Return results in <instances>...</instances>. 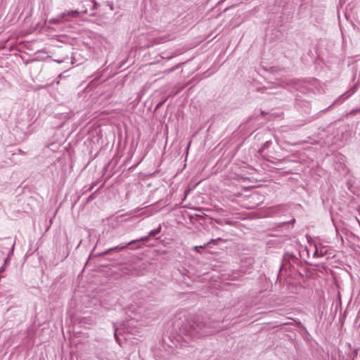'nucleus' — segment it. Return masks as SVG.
<instances>
[{"mask_svg": "<svg viewBox=\"0 0 360 360\" xmlns=\"http://www.w3.org/2000/svg\"><path fill=\"white\" fill-rule=\"evenodd\" d=\"M161 229H162L161 224H160L158 228L150 231L148 236L141 237V238H140L139 239H136V240H131V241H130L129 243H122V244L118 245H117L115 247L109 248L108 250H107L104 252V255L109 254L110 252H120V251H122V250H125L128 246L135 245L137 243H140V242L146 243V242H148L150 237H155V236L159 234L161 232ZM141 248L140 245H139L137 247L131 246V249L134 250V249H136V248Z\"/></svg>", "mask_w": 360, "mask_h": 360, "instance_id": "2", "label": "nucleus"}, {"mask_svg": "<svg viewBox=\"0 0 360 360\" xmlns=\"http://www.w3.org/2000/svg\"><path fill=\"white\" fill-rule=\"evenodd\" d=\"M180 65L181 64H178L172 68L167 69L164 71V72L166 74L170 73V72L174 71L175 70H176L180 66Z\"/></svg>", "mask_w": 360, "mask_h": 360, "instance_id": "7", "label": "nucleus"}, {"mask_svg": "<svg viewBox=\"0 0 360 360\" xmlns=\"http://www.w3.org/2000/svg\"><path fill=\"white\" fill-rule=\"evenodd\" d=\"M205 246V245L204 246H201V245H200V246H195V247L194 248V249H195V250H197V251H199V250H200V249L203 248Z\"/></svg>", "mask_w": 360, "mask_h": 360, "instance_id": "13", "label": "nucleus"}, {"mask_svg": "<svg viewBox=\"0 0 360 360\" xmlns=\"http://www.w3.org/2000/svg\"><path fill=\"white\" fill-rule=\"evenodd\" d=\"M360 112V108L352 109L349 112V115H355L356 114Z\"/></svg>", "mask_w": 360, "mask_h": 360, "instance_id": "9", "label": "nucleus"}, {"mask_svg": "<svg viewBox=\"0 0 360 360\" xmlns=\"http://www.w3.org/2000/svg\"><path fill=\"white\" fill-rule=\"evenodd\" d=\"M345 157L343 155L341 156L340 160H343Z\"/></svg>", "mask_w": 360, "mask_h": 360, "instance_id": "20", "label": "nucleus"}, {"mask_svg": "<svg viewBox=\"0 0 360 360\" xmlns=\"http://www.w3.org/2000/svg\"><path fill=\"white\" fill-rule=\"evenodd\" d=\"M297 258L295 256H292V260L293 262H296V261H297Z\"/></svg>", "mask_w": 360, "mask_h": 360, "instance_id": "16", "label": "nucleus"}, {"mask_svg": "<svg viewBox=\"0 0 360 360\" xmlns=\"http://www.w3.org/2000/svg\"><path fill=\"white\" fill-rule=\"evenodd\" d=\"M79 13L80 12L77 10L66 11L49 19V23L60 26L67 22L71 21L74 18H77Z\"/></svg>", "mask_w": 360, "mask_h": 360, "instance_id": "3", "label": "nucleus"}, {"mask_svg": "<svg viewBox=\"0 0 360 360\" xmlns=\"http://www.w3.org/2000/svg\"><path fill=\"white\" fill-rule=\"evenodd\" d=\"M91 1L94 3L93 9H97L98 7V4L95 0H91Z\"/></svg>", "mask_w": 360, "mask_h": 360, "instance_id": "11", "label": "nucleus"}, {"mask_svg": "<svg viewBox=\"0 0 360 360\" xmlns=\"http://www.w3.org/2000/svg\"><path fill=\"white\" fill-rule=\"evenodd\" d=\"M311 82H312L313 83H316V79H312L311 80Z\"/></svg>", "mask_w": 360, "mask_h": 360, "instance_id": "18", "label": "nucleus"}, {"mask_svg": "<svg viewBox=\"0 0 360 360\" xmlns=\"http://www.w3.org/2000/svg\"><path fill=\"white\" fill-rule=\"evenodd\" d=\"M295 89L300 90L301 92L305 93V81L300 79H292L290 83Z\"/></svg>", "mask_w": 360, "mask_h": 360, "instance_id": "5", "label": "nucleus"}, {"mask_svg": "<svg viewBox=\"0 0 360 360\" xmlns=\"http://www.w3.org/2000/svg\"><path fill=\"white\" fill-rule=\"evenodd\" d=\"M164 102H165V101H162V102H160V103L157 105V107H158V108H159L160 106H161V105L163 104V103H164Z\"/></svg>", "mask_w": 360, "mask_h": 360, "instance_id": "17", "label": "nucleus"}, {"mask_svg": "<svg viewBox=\"0 0 360 360\" xmlns=\"http://www.w3.org/2000/svg\"><path fill=\"white\" fill-rule=\"evenodd\" d=\"M358 89V85H353L347 91L340 95L338 98L335 100V101L328 108V109L330 108L332 106L335 105H339L345 101L349 98L352 95H353Z\"/></svg>", "mask_w": 360, "mask_h": 360, "instance_id": "4", "label": "nucleus"}, {"mask_svg": "<svg viewBox=\"0 0 360 360\" xmlns=\"http://www.w3.org/2000/svg\"><path fill=\"white\" fill-rule=\"evenodd\" d=\"M327 250H325V248H318L316 245L315 246V251L314 252V257H323L326 254Z\"/></svg>", "mask_w": 360, "mask_h": 360, "instance_id": "6", "label": "nucleus"}, {"mask_svg": "<svg viewBox=\"0 0 360 360\" xmlns=\"http://www.w3.org/2000/svg\"><path fill=\"white\" fill-rule=\"evenodd\" d=\"M218 240H221V239L220 238H218L217 239H215V240H211L210 242L209 243H216L217 241Z\"/></svg>", "mask_w": 360, "mask_h": 360, "instance_id": "12", "label": "nucleus"}, {"mask_svg": "<svg viewBox=\"0 0 360 360\" xmlns=\"http://www.w3.org/2000/svg\"><path fill=\"white\" fill-rule=\"evenodd\" d=\"M9 262H10V259L8 257H7L6 258V259L4 260V266L6 265Z\"/></svg>", "mask_w": 360, "mask_h": 360, "instance_id": "15", "label": "nucleus"}, {"mask_svg": "<svg viewBox=\"0 0 360 360\" xmlns=\"http://www.w3.org/2000/svg\"><path fill=\"white\" fill-rule=\"evenodd\" d=\"M110 9H111V10H113V6H112V5L110 6Z\"/></svg>", "mask_w": 360, "mask_h": 360, "instance_id": "19", "label": "nucleus"}, {"mask_svg": "<svg viewBox=\"0 0 360 360\" xmlns=\"http://www.w3.org/2000/svg\"><path fill=\"white\" fill-rule=\"evenodd\" d=\"M115 337L117 342L120 345V338L117 336V328H115Z\"/></svg>", "mask_w": 360, "mask_h": 360, "instance_id": "10", "label": "nucleus"}, {"mask_svg": "<svg viewBox=\"0 0 360 360\" xmlns=\"http://www.w3.org/2000/svg\"><path fill=\"white\" fill-rule=\"evenodd\" d=\"M271 144V141H266L265 143H263L260 150H263L269 148Z\"/></svg>", "mask_w": 360, "mask_h": 360, "instance_id": "8", "label": "nucleus"}, {"mask_svg": "<svg viewBox=\"0 0 360 360\" xmlns=\"http://www.w3.org/2000/svg\"><path fill=\"white\" fill-rule=\"evenodd\" d=\"M13 248H14V245H13V248L12 249L10 250V252H8V257H10L11 255H12L13 254Z\"/></svg>", "mask_w": 360, "mask_h": 360, "instance_id": "14", "label": "nucleus"}, {"mask_svg": "<svg viewBox=\"0 0 360 360\" xmlns=\"http://www.w3.org/2000/svg\"><path fill=\"white\" fill-rule=\"evenodd\" d=\"M220 321H205L204 317L195 316L191 321L186 322L176 320L174 326L176 330L177 341L182 340L189 343L195 340L221 330L219 326Z\"/></svg>", "mask_w": 360, "mask_h": 360, "instance_id": "1", "label": "nucleus"}]
</instances>
